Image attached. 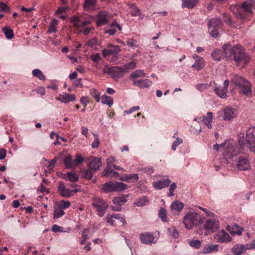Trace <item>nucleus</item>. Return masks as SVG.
I'll return each mask as SVG.
<instances>
[{
	"label": "nucleus",
	"mask_w": 255,
	"mask_h": 255,
	"mask_svg": "<svg viewBox=\"0 0 255 255\" xmlns=\"http://www.w3.org/2000/svg\"><path fill=\"white\" fill-rule=\"evenodd\" d=\"M223 49L226 58L228 60H234L238 66L244 67L250 60V57L240 45L232 46L230 44H225Z\"/></svg>",
	"instance_id": "f257e3e1"
},
{
	"label": "nucleus",
	"mask_w": 255,
	"mask_h": 255,
	"mask_svg": "<svg viewBox=\"0 0 255 255\" xmlns=\"http://www.w3.org/2000/svg\"><path fill=\"white\" fill-rule=\"evenodd\" d=\"M230 8L237 17L242 20L248 19L252 15L253 5L250 2L245 1L241 6L232 5Z\"/></svg>",
	"instance_id": "f03ea898"
},
{
	"label": "nucleus",
	"mask_w": 255,
	"mask_h": 255,
	"mask_svg": "<svg viewBox=\"0 0 255 255\" xmlns=\"http://www.w3.org/2000/svg\"><path fill=\"white\" fill-rule=\"evenodd\" d=\"M238 142L241 148L246 145L251 152H255V126L247 129L246 136L240 135Z\"/></svg>",
	"instance_id": "7ed1b4c3"
},
{
	"label": "nucleus",
	"mask_w": 255,
	"mask_h": 255,
	"mask_svg": "<svg viewBox=\"0 0 255 255\" xmlns=\"http://www.w3.org/2000/svg\"><path fill=\"white\" fill-rule=\"evenodd\" d=\"M232 82L239 87L240 92L245 95L251 93V85L250 83L243 78L235 75L232 80Z\"/></svg>",
	"instance_id": "20e7f679"
},
{
	"label": "nucleus",
	"mask_w": 255,
	"mask_h": 255,
	"mask_svg": "<svg viewBox=\"0 0 255 255\" xmlns=\"http://www.w3.org/2000/svg\"><path fill=\"white\" fill-rule=\"evenodd\" d=\"M128 188V185L123 182L110 181L105 183L102 187L103 191L105 193L111 192L123 191Z\"/></svg>",
	"instance_id": "39448f33"
},
{
	"label": "nucleus",
	"mask_w": 255,
	"mask_h": 255,
	"mask_svg": "<svg viewBox=\"0 0 255 255\" xmlns=\"http://www.w3.org/2000/svg\"><path fill=\"white\" fill-rule=\"evenodd\" d=\"M222 22L218 17L210 19L208 21V27L210 35L214 37L219 35V30L221 28Z\"/></svg>",
	"instance_id": "423d86ee"
},
{
	"label": "nucleus",
	"mask_w": 255,
	"mask_h": 255,
	"mask_svg": "<svg viewBox=\"0 0 255 255\" xmlns=\"http://www.w3.org/2000/svg\"><path fill=\"white\" fill-rule=\"evenodd\" d=\"M198 220V214L194 212H189L184 216L183 222L187 230H191L196 225Z\"/></svg>",
	"instance_id": "0eeeda50"
},
{
	"label": "nucleus",
	"mask_w": 255,
	"mask_h": 255,
	"mask_svg": "<svg viewBox=\"0 0 255 255\" xmlns=\"http://www.w3.org/2000/svg\"><path fill=\"white\" fill-rule=\"evenodd\" d=\"M92 204L96 209L98 212V215L100 217H102L105 214L108 207V205L107 202L99 198H94Z\"/></svg>",
	"instance_id": "6e6552de"
},
{
	"label": "nucleus",
	"mask_w": 255,
	"mask_h": 255,
	"mask_svg": "<svg viewBox=\"0 0 255 255\" xmlns=\"http://www.w3.org/2000/svg\"><path fill=\"white\" fill-rule=\"evenodd\" d=\"M58 192L59 195L63 197H69L73 195V193H77L79 191V189H75L70 190L67 188L63 182H59L57 187Z\"/></svg>",
	"instance_id": "1a4fd4ad"
},
{
	"label": "nucleus",
	"mask_w": 255,
	"mask_h": 255,
	"mask_svg": "<svg viewBox=\"0 0 255 255\" xmlns=\"http://www.w3.org/2000/svg\"><path fill=\"white\" fill-rule=\"evenodd\" d=\"M116 219L121 220L122 226H124L127 223L125 216L120 214L108 215L106 217L107 222L113 226L117 225Z\"/></svg>",
	"instance_id": "9d476101"
},
{
	"label": "nucleus",
	"mask_w": 255,
	"mask_h": 255,
	"mask_svg": "<svg viewBox=\"0 0 255 255\" xmlns=\"http://www.w3.org/2000/svg\"><path fill=\"white\" fill-rule=\"evenodd\" d=\"M139 238L141 242L145 245H152L157 242V240L155 237L152 233L149 232L140 234Z\"/></svg>",
	"instance_id": "9b49d317"
},
{
	"label": "nucleus",
	"mask_w": 255,
	"mask_h": 255,
	"mask_svg": "<svg viewBox=\"0 0 255 255\" xmlns=\"http://www.w3.org/2000/svg\"><path fill=\"white\" fill-rule=\"evenodd\" d=\"M214 239L219 243H229L232 238L224 230L218 232L214 236Z\"/></svg>",
	"instance_id": "f8f14e48"
},
{
	"label": "nucleus",
	"mask_w": 255,
	"mask_h": 255,
	"mask_svg": "<svg viewBox=\"0 0 255 255\" xmlns=\"http://www.w3.org/2000/svg\"><path fill=\"white\" fill-rule=\"evenodd\" d=\"M109 73L111 76L115 80H118L122 77L125 72L122 67H113L109 69Z\"/></svg>",
	"instance_id": "ddd939ff"
},
{
	"label": "nucleus",
	"mask_w": 255,
	"mask_h": 255,
	"mask_svg": "<svg viewBox=\"0 0 255 255\" xmlns=\"http://www.w3.org/2000/svg\"><path fill=\"white\" fill-rule=\"evenodd\" d=\"M111 18V14L106 12L102 11L99 13L97 15L96 23L98 26L102 25H105L107 23L108 21Z\"/></svg>",
	"instance_id": "4468645a"
},
{
	"label": "nucleus",
	"mask_w": 255,
	"mask_h": 255,
	"mask_svg": "<svg viewBox=\"0 0 255 255\" xmlns=\"http://www.w3.org/2000/svg\"><path fill=\"white\" fill-rule=\"evenodd\" d=\"M56 100L64 104H67L71 102H75L76 100L74 94H69L67 93L60 94L58 97L56 98Z\"/></svg>",
	"instance_id": "2eb2a0df"
},
{
	"label": "nucleus",
	"mask_w": 255,
	"mask_h": 255,
	"mask_svg": "<svg viewBox=\"0 0 255 255\" xmlns=\"http://www.w3.org/2000/svg\"><path fill=\"white\" fill-rule=\"evenodd\" d=\"M229 84V82L228 80H225L224 82V86L220 88L219 86H215V92L216 94L221 98L225 99L227 97V93L228 91V87Z\"/></svg>",
	"instance_id": "dca6fc26"
},
{
	"label": "nucleus",
	"mask_w": 255,
	"mask_h": 255,
	"mask_svg": "<svg viewBox=\"0 0 255 255\" xmlns=\"http://www.w3.org/2000/svg\"><path fill=\"white\" fill-rule=\"evenodd\" d=\"M237 116L236 111L235 109L226 108L223 110V119L226 121H230Z\"/></svg>",
	"instance_id": "f3484780"
},
{
	"label": "nucleus",
	"mask_w": 255,
	"mask_h": 255,
	"mask_svg": "<svg viewBox=\"0 0 255 255\" xmlns=\"http://www.w3.org/2000/svg\"><path fill=\"white\" fill-rule=\"evenodd\" d=\"M102 165V164L101 158L97 157H92L88 164V168L93 171L98 170Z\"/></svg>",
	"instance_id": "a211bd4d"
},
{
	"label": "nucleus",
	"mask_w": 255,
	"mask_h": 255,
	"mask_svg": "<svg viewBox=\"0 0 255 255\" xmlns=\"http://www.w3.org/2000/svg\"><path fill=\"white\" fill-rule=\"evenodd\" d=\"M192 57L195 59V62L192 65V67L198 71L203 69L205 66V61L203 58L195 54L193 55Z\"/></svg>",
	"instance_id": "6ab92c4d"
},
{
	"label": "nucleus",
	"mask_w": 255,
	"mask_h": 255,
	"mask_svg": "<svg viewBox=\"0 0 255 255\" xmlns=\"http://www.w3.org/2000/svg\"><path fill=\"white\" fill-rule=\"evenodd\" d=\"M203 228L206 230H210L212 232H215L219 228V224L218 222H217L215 220H207L203 225Z\"/></svg>",
	"instance_id": "aec40b11"
},
{
	"label": "nucleus",
	"mask_w": 255,
	"mask_h": 255,
	"mask_svg": "<svg viewBox=\"0 0 255 255\" xmlns=\"http://www.w3.org/2000/svg\"><path fill=\"white\" fill-rule=\"evenodd\" d=\"M238 168L240 170H247L251 168L248 159L240 157L237 163Z\"/></svg>",
	"instance_id": "412c9836"
},
{
	"label": "nucleus",
	"mask_w": 255,
	"mask_h": 255,
	"mask_svg": "<svg viewBox=\"0 0 255 255\" xmlns=\"http://www.w3.org/2000/svg\"><path fill=\"white\" fill-rule=\"evenodd\" d=\"M97 0H85L83 8L85 10L91 12L96 9Z\"/></svg>",
	"instance_id": "4be33fe9"
},
{
	"label": "nucleus",
	"mask_w": 255,
	"mask_h": 255,
	"mask_svg": "<svg viewBox=\"0 0 255 255\" xmlns=\"http://www.w3.org/2000/svg\"><path fill=\"white\" fill-rule=\"evenodd\" d=\"M120 50V48L118 46H112L108 49H104L102 51V54L104 57L109 55L116 56Z\"/></svg>",
	"instance_id": "5701e85b"
},
{
	"label": "nucleus",
	"mask_w": 255,
	"mask_h": 255,
	"mask_svg": "<svg viewBox=\"0 0 255 255\" xmlns=\"http://www.w3.org/2000/svg\"><path fill=\"white\" fill-rule=\"evenodd\" d=\"M170 183V180L168 178H167L163 180H159L155 181L152 183V185L155 189L160 190L167 187Z\"/></svg>",
	"instance_id": "b1692460"
},
{
	"label": "nucleus",
	"mask_w": 255,
	"mask_h": 255,
	"mask_svg": "<svg viewBox=\"0 0 255 255\" xmlns=\"http://www.w3.org/2000/svg\"><path fill=\"white\" fill-rule=\"evenodd\" d=\"M226 143L224 142L223 143H222L221 144H216L214 145V148L215 149H216L217 151H218L219 150V147L223 148L224 150V154L225 157L231 158L232 157V155H229L228 154V152H231L232 150H233V148L232 146H228L227 147H225Z\"/></svg>",
	"instance_id": "393cba45"
},
{
	"label": "nucleus",
	"mask_w": 255,
	"mask_h": 255,
	"mask_svg": "<svg viewBox=\"0 0 255 255\" xmlns=\"http://www.w3.org/2000/svg\"><path fill=\"white\" fill-rule=\"evenodd\" d=\"M247 250L246 245L240 244H236L231 249L234 255H242L243 253L245 252Z\"/></svg>",
	"instance_id": "a878e982"
},
{
	"label": "nucleus",
	"mask_w": 255,
	"mask_h": 255,
	"mask_svg": "<svg viewBox=\"0 0 255 255\" xmlns=\"http://www.w3.org/2000/svg\"><path fill=\"white\" fill-rule=\"evenodd\" d=\"M134 85L139 87L140 88H145L148 87L151 84V81L148 79L137 80L133 79V82Z\"/></svg>",
	"instance_id": "bb28decb"
},
{
	"label": "nucleus",
	"mask_w": 255,
	"mask_h": 255,
	"mask_svg": "<svg viewBox=\"0 0 255 255\" xmlns=\"http://www.w3.org/2000/svg\"><path fill=\"white\" fill-rule=\"evenodd\" d=\"M184 207V204L179 201H174L170 206L171 210L173 212L180 213Z\"/></svg>",
	"instance_id": "cd10ccee"
},
{
	"label": "nucleus",
	"mask_w": 255,
	"mask_h": 255,
	"mask_svg": "<svg viewBox=\"0 0 255 255\" xmlns=\"http://www.w3.org/2000/svg\"><path fill=\"white\" fill-rule=\"evenodd\" d=\"M116 157L114 156H111L109 157L107 159V166H108V168H112L113 167L116 170H122L124 171V169L123 168H121L119 166L115 165L114 163L116 161Z\"/></svg>",
	"instance_id": "c85d7f7f"
},
{
	"label": "nucleus",
	"mask_w": 255,
	"mask_h": 255,
	"mask_svg": "<svg viewBox=\"0 0 255 255\" xmlns=\"http://www.w3.org/2000/svg\"><path fill=\"white\" fill-rule=\"evenodd\" d=\"M213 120V113L208 112L206 116H203L202 122L209 128H212V122Z\"/></svg>",
	"instance_id": "c756f323"
},
{
	"label": "nucleus",
	"mask_w": 255,
	"mask_h": 255,
	"mask_svg": "<svg viewBox=\"0 0 255 255\" xmlns=\"http://www.w3.org/2000/svg\"><path fill=\"white\" fill-rule=\"evenodd\" d=\"M139 179L137 174H126L120 179L123 181L128 182H134L137 181Z\"/></svg>",
	"instance_id": "7c9ffc66"
},
{
	"label": "nucleus",
	"mask_w": 255,
	"mask_h": 255,
	"mask_svg": "<svg viewBox=\"0 0 255 255\" xmlns=\"http://www.w3.org/2000/svg\"><path fill=\"white\" fill-rule=\"evenodd\" d=\"M199 0H183L182 7L192 8L197 4Z\"/></svg>",
	"instance_id": "2f4dec72"
},
{
	"label": "nucleus",
	"mask_w": 255,
	"mask_h": 255,
	"mask_svg": "<svg viewBox=\"0 0 255 255\" xmlns=\"http://www.w3.org/2000/svg\"><path fill=\"white\" fill-rule=\"evenodd\" d=\"M218 245H209L205 246L203 249L204 254H208L211 252H217L218 251Z\"/></svg>",
	"instance_id": "473e14b6"
},
{
	"label": "nucleus",
	"mask_w": 255,
	"mask_h": 255,
	"mask_svg": "<svg viewBox=\"0 0 255 255\" xmlns=\"http://www.w3.org/2000/svg\"><path fill=\"white\" fill-rule=\"evenodd\" d=\"M64 210L58 205L54 206L53 218L58 219L64 215Z\"/></svg>",
	"instance_id": "72a5a7b5"
},
{
	"label": "nucleus",
	"mask_w": 255,
	"mask_h": 255,
	"mask_svg": "<svg viewBox=\"0 0 255 255\" xmlns=\"http://www.w3.org/2000/svg\"><path fill=\"white\" fill-rule=\"evenodd\" d=\"M145 74L142 70H136L131 73L129 78L133 82V79H136L138 77H145Z\"/></svg>",
	"instance_id": "f704fd0d"
},
{
	"label": "nucleus",
	"mask_w": 255,
	"mask_h": 255,
	"mask_svg": "<svg viewBox=\"0 0 255 255\" xmlns=\"http://www.w3.org/2000/svg\"><path fill=\"white\" fill-rule=\"evenodd\" d=\"M101 102L103 105H107L109 107H111L114 103L113 98L106 94L102 96Z\"/></svg>",
	"instance_id": "c9c22d12"
},
{
	"label": "nucleus",
	"mask_w": 255,
	"mask_h": 255,
	"mask_svg": "<svg viewBox=\"0 0 255 255\" xmlns=\"http://www.w3.org/2000/svg\"><path fill=\"white\" fill-rule=\"evenodd\" d=\"M113 203L118 206L121 207V206L127 202V199L126 197L125 196H119V197H115L113 200Z\"/></svg>",
	"instance_id": "e433bc0d"
},
{
	"label": "nucleus",
	"mask_w": 255,
	"mask_h": 255,
	"mask_svg": "<svg viewBox=\"0 0 255 255\" xmlns=\"http://www.w3.org/2000/svg\"><path fill=\"white\" fill-rule=\"evenodd\" d=\"M32 74L34 77H37L40 80L44 81L46 79L45 76L40 69H35L33 70Z\"/></svg>",
	"instance_id": "4c0bfd02"
},
{
	"label": "nucleus",
	"mask_w": 255,
	"mask_h": 255,
	"mask_svg": "<svg viewBox=\"0 0 255 255\" xmlns=\"http://www.w3.org/2000/svg\"><path fill=\"white\" fill-rule=\"evenodd\" d=\"M64 178L71 182H75L78 180L79 177L76 174L69 172L66 174Z\"/></svg>",
	"instance_id": "58836bf2"
},
{
	"label": "nucleus",
	"mask_w": 255,
	"mask_h": 255,
	"mask_svg": "<svg viewBox=\"0 0 255 255\" xmlns=\"http://www.w3.org/2000/svg\"><path fill=\"white\" fill-rule=\"evenodd\" d=\"M64 164L67 168H72L75 164L74 162L73 161L71 155H67L64 159Z\"/></svg>",
	"instance_id": "ea45409f"
},
{
	"label": "nucleus",
	"mask_w": 255,
	"mask_h": 255,
	"mask_svg": "<svg viewBox=\"0 0 255 255\" xmlns=\"http://www.w3.org/2000/svg\"><path fill=\"white\" fill-rule=\"evenodd\" d=\"M58 24V21L56 19H53L49 24L48 29V32L53 33L57 31V26Z\"/></svg>",
	"instance_id": "a19ab883"
},
{
	"label": "nucleus",
	"mask_w": 255,
	"mask_h": 255,
	"mask_svg": "<svg viewBox=\"0 0 255 255\" xmlns=\"http://www.w3.org/2000/svg\"><path fill=\"white\" fill-rule=\"evenodd\" d=\"M243 231V229L240 227L238 225H234L232 227L231 230H230V233L233 235H241Z\"/></svg>",
	"instance_id": "79ce46f5"
},
{
	"label": "nucleus",
	"mask_w": 255,
	"mask_h": 255,
	"mask_svg": "<svg viewBox=\"0 0 255 255\" xmlns=\"http://www.w3.org/2000/svg\"><path fill=\"white\" fill-rule=\"evenodd\" d=\"M91 95L94 98L97 103H99L101 100V94L96 89L93 88L90 91Z\"/></svg>",
	"instance_id": "37998d69"
},
{
	"label": "nucleus",
	"mask_w": 255,
	"mask_h": 255,
	"mask_svg": "<svg viewBox=\"0 0 255 255\" xmlns=\"http://www.w3.org/2000/svg\"><path fill=\"white\" fill-rule=\"evenodd\" d=\"M148 203V200L146 196H142L139 198L134 203V205L138 207H142Z\"/></svg>",
	"instance_id": "c03bdc74"
},
{
	"label": "nucleus",
	"mask_w": 255,
	"mask_h": 255,
	"mask_svg": "<svg viewBox=\"0 0 255 255\" xmlns=\"http://www.w3.org/2000/svg\"><path fill=\"white\" fill-rule=\"evenodd\" d=\"M168 233L170 236L174 239H177L179 236V233L174 227H171L168 228Z\"/></svg>",
	"instance_id": "a18cd8bd"
},
{
	"label": "nucleus",
	"mask_w": 255,
	"mask_h": 255,
	"mask_svg": "<svg viewBox=\"0 0 255 255\" xmlns=\"http://www.w3.org/2000/svg\"><path fill=\"white\" fill-rule=\"evenodd\" d=\"M122 67L124 70L125 73H128L130 70H132L136 67V63L134 62H129L124 65Z\"/></svg>",
	"instance_id": "49530a36"
},
{
	"label": "nucleus",
	"mask_w": 255,
	"mask_h": 255,
	"mask_svg": "<svg viewBox=\"0 0 255 255\" xmlns=\"http://www.w3.org/2000/svg\"><path fill=\"white\" fill-rule=\"evenodd\" d=\"M2 31L7 39H10L13 38V31L11 29L8 28V27H5L3 28Z\"/></svg>",
	"instance_id": "de8ad7c7"
},
{
	"label": "nucleus",
	"mask_w": 255,
	"mask_h": 255,
	"mask_svg": "<svg viewBox=\"0 0 255 255\" xmlns=\"http://www.w3.org/2000/svg\"><path fill=\"white\" fill-rule=\"evenodd\" d=\"M222 56V52L221 50L216 49L214 50L212 53V56L215 60L220 61Z\"/></svg>",
	"instance_id": "09e8293b"
},
{
	"label": "nucleus",
	"mask_w": 255,
	"mask_h": 255,
	"mask_svg": "<svg viewBox=\"0 0 255 255\" xmlns=\"http://www.w3.org/2000/svg\"><path fill=\"white\" fill-rule=\"evenodd\" d=\"M159 217L163 222L167 221V217L166 214V211L163 208L161 207L159 212Z\"/></svg>",
	"instance_id": "8fccbe9b"
},
{
	"label": "nucleus",
	"mask_w": 255,
	"mask_h": 255,
	"mask_svg": "<svg viewBox=\"0 0 255 255\" xmlns=\"http://www.w3.org/2000/svg\"><path fill=\"white\" fill-rule=\"evenodd\" d=\"M132 11H131V15L133 16H136L137 15L142 16L140 12L139 9L134 4L131 5Z\"/></svg>",
	"instance_id": "3c124183"
},
{
	"label": "nucleus",
	"mask_w": 255,
	"mask_h": 255,
	"mask_svg": "<svg viewBox=\"0 0 255 255\" xmlns=\"http://www.w3.org/2000/svg\"><path fill=\"white\" fill-rule=\"evenodd\" d=\"M57 205L64 210V209H67L70 207L71 205V202L69 201L62 200L60 201V203Z\"/></svg>",
	"instance_id": "603ef678"
},
{
	"label": "nucleus",
	"mask_w": 255,
	"mask_h": 255,
	"mask_svg": "<svg viewBox=\"0 0 255 255\" xmlns=\"http://www.w3.org/2000/svg\"><path fill=\"white\" fill-rule=\"evenodd\" d=\"M223 16L224 17V20L226 23H227L228 25H229L233 27H236V26L234 24V23L232 22V18L231 16L228 15L227 13H224Z\"/></svg>",
	"instance_id": "864d4df0"
},
{
	"label": "nucleus",
	"mask_w": 255,
	"mask_h": 255,
	"mask_svg": "<svg viewBox=\"0 0 255 255\" xmlns=\"http://www.w3.org/2000/svg\"><path fill=\"white\" fill-rule=\"evenodd\" d=\"M93 136L95 138L94 141L92 143L91 146L93 148H98L100 144V141L98 137V135L93 133Z\"/></svg>",
	"instance_id": "5fc2aeb1"
},
{
	"label": "nucleus",
	"mask_w": 255,
	"mask_h": 255,
	"mask_svg": "<svg viewBox=\"0 0 255 255\" xmlns=\"http://www.w3.org/2000/svg\"><path fill=\"white\" fill-rule=\"evenodd\" d=\"M72 22L73 23V26L76 28H79L80 24L79 23L80 22V18L79 16H74L72 19Z\"/></svg>",
	"instance_id": "6e6d98bb"
},
{
	"label": "nucleus",
	"mask_w": 255,
	"mask_h": 255,
	"mask_svg": "<svg viewBox=\"0 0 255 255\" xmlns=\"http://www.w3.org/2000/svg\"><path fill=\"white\" fill-rule=\"evenodd\" d=\"M183 142L182 138L177 137L175 141H174L172 144L171 148L173 150L175 151L177 147L181 144Z\"/></svg>",
	"instance_id": "4d7b16f0"
},
{
	"label": "nucleus",
	"mask_w": 255,
	"mask_h": 255,
	"mask_svg": "<svg viewBox=\"0 0 255 255\" xmlns=\"http://www.w3.org/2000/svg\"><path fill=\"white\" fill-rule=\"evenodd\" d=\"M126 43L128 46L132 48V49H135V48L137 47L136 41L134 39H128Z\"/></svg>",
	"instance_id": "13d9d810"
},
{
	"label": "nucleus",
	"mask_w": 255,
	"mask_h": 255,
	"mask_svg": "<svg viewBox=\"0 0 255 255\" xmlns=\"http://www.w3.org/2000/svg\"><path fill=\"white\" fill-rule=\"evenodd\" d=\"M84 159V158L82 156L81 154H77L74 162L75 164H79L83 162Z\"/></svg>",
	"instance_id": "bf43d9fd"
},
{
	"label": "nucleus",
	"mask_w": 255,
	"mask_h": 255,
	"mask_svg": "<svg viewBox=\"0 0 255 255\" xmlns=\"http://www.w3.org/2000/svg\"><path fill=\"white\" fill-rule=\"evenodd\" d=\"M93 171L92 170H91L88 168V169L86 170V171L85 173V178L88 180L91 179L93 176Z\"/></svg>",
	"instance_id": "052dcab7"
},
{
	"label": "nucleus",
	"mask_w": 255,
	"mask_h": 255,
	"mask_svg": "<svg viewBox=\"0 0 255 255\" xmlns=\"http://www.w3.org/2000/svg\"><path fill=\"white\" fill-rule=\"evenodd\" d=\"M176 188V185L175 183H173L172 184H171V185L170 186L169 189V194H168L169 197H171V196H174V191Z\"/></svg>",
	"instance_id": "680f3d73"
},
{
	"label": "nucleus",
	"mask_w": 255,
	"mask_h": 255,
	"mask_svg": "<svg viewBox=\"0 0 255 255\" xmlns=\"http://www.w3.org/2000/svg\"><path fill=\"white\" fill-rule=\"evenodd\" d=\"M112 172V168L111 167L110 168H108V166H107L106 168L102 171L101 175L102 176H109Z\"/></svg>",
	"instance_id": "e2e57ef3"
},
{
	"label": "nucleus",
	"mask_w": 255,
	"mask_h": 255,
	"mask_svg": "<svg viewBox=\"0 0 255 255\" xmlns=\"http://www.w3.org/2000/svg\"><path fill=\"white\" fill-rule=\"evenodd\" d=\"M190 245L192 247L198 249L201 246V242L199 240L191 241L190 242Z\"/></svg>",
	"instance_id": "0e129e2a"
},
{
	"label": "nucleus",
	"mask_w": 255,
	"mask_h": 255,
	"mask_svg": "<svg viewBox=\"0 0 255 255\" xmlns=\"http://www.w3.org/2000/svg\"><path fill=\"white\" fill-rule=\"evenodd\" d=\"M209 87V85L207 84L204 83V84H198L196 88L197 90H198L200 91H204L208 88Z\"/></svg>",
	"instance_id": "69168bd1"
},
{
	"label": "nucleus",
	"mask_w": 255,
	"mask_h": 255,
	"mask_svg": "<svg viewBox=\"0 0 255 255\" xmlns=\"http://www.w3.org/2000/svg\"><path fill=\"white\" fill-rule=\"evenodd\" d=\"M91 59L95 63H98L101 60L100 54L96 53L91 56Z\"/></svg>",
	"instance_id": "338daca9"
},
{
	"label": "nucleus",
	"mask_w": 255,
	"mask_h": 255,
	"mask_svg": "<svg viewBox=\"0 0 255 255\" xmlns=\"http://www.w3.org/2000/svg\"><path fill=\"white\" fill-rule=\"evenodd\" d=\"M51 230L54 232H62V228L57 225H53L52 226Z\"/></svg>",
	"instance_id": "774afa93"
}]
</instances>
